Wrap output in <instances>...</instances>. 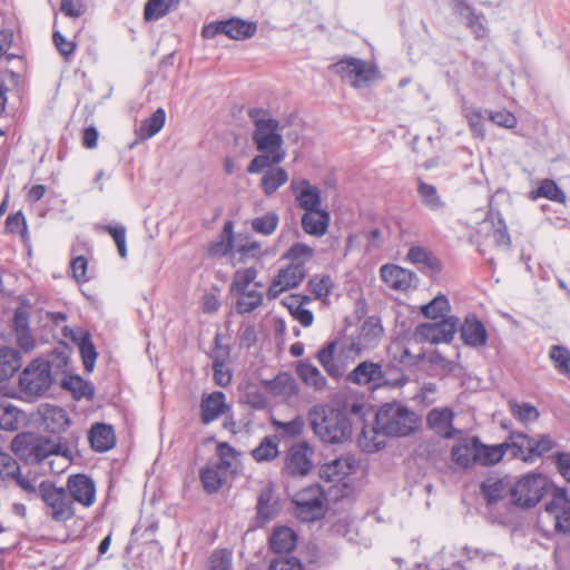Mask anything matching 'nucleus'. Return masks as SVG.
<instances>
[{"label":"nucleus","instance_id":"obj_55","mask_svg":"<svg viewBox=\"0 0 570 570\" xmlns=\"http://www.w3.org/2000/svg\"><path fill=\"white\" fill-rule=\"evenodd\" d=\"M510 409L513 416L522 423L534 422L540 416L538 409L527 402L521 404L517 402H510Z\"/></svg>","mask_w":570,"mask_h":570},{"label":"nucleus","instance_id":"obj_51","mask_svg":"<svg viewBox=\"0 0 570 570\" xmlns=\"http://www.w3.org/2000/svg\"><path fill=\"white\" fill-rule=\"evenodd\" d=\"M256 276L257 269L255 267L236 271L229 286V292L233 294L245 293L247 287L255 281Z\"/></svg>","mask_w":570,"mask_h":570},{"label":"nucleus","instance_id":"obj_19","mask_svg":"<svg viewBox=\"0 0 570 570\" xmlns=\"http://www.w3.org/2000/svg\"><path fill=\"white\" fill-rule=\"evenodd\" d=\"M230 410L226 403V395L222 391L204 393L200 400V422L204 425L218 420L223 414Z\"/></svg>","mask_w":570,"mask_h":570},{"label":"nucleus","instance_id":"obj_14","mask_svg":"<svg viewBox=\"0 0 570 570\" xmlns=\"http://www.w3.org/2000/svg\"><path fill=\"white\" fill-rule=\"evenodd\" d=\"M67 493H70L72 504L78 503L85 508H90L96 502V483L85 473L70 474L67 478Z\"/></svg>","mask_w":570,"mask_h":570},{"label":"nucleus","instance_id":"obj_56","mask_svg":"<svg viewBox=\"0 0 570 570\" xmlns=\"http://www.w3.org/2000/svg\"><path fill=\"white\" fill-rule=\"evenodd\" d=\"M21 412L14 406L0 409V429L9 432L19 430Z\"/></svg>","mask_w":570,"mask_h":570},{"label":"nucleus","instance_id":"obj_24","mask_svg":"<svg viewBox=\"0 0 570 570\" xmlns=\"http://www.w3.org/2000/svg\"><path fill=\"white\" fill-rule=\"evenodd\" d=\"M45 428L48 432L60 434L71 424L67 411L58 405L46 404L39 410Z\"/></svg>","mask_w":570,"mask_h":570},{"label":"nucleus","instance_id":"obj_39","mask_svg":"<svg viewBox=\"0 0 570 570\" xmlns=\"http://www.w3.org/2000/svg\"><path fill=\"white\" fill-rule=\"evenodd\" d=\"M181 0H147L144 8V19L146 21H157L170 11L176 10Z\"/></svg>","mask_w":570,"mask_h":570},{"label":"nucleus","instance_id":"obj_25","mask_svg":"<svg viewBox=\"0 0 570 570\" xmlns=\"http://www.w3.org/2000/svg\"><path fill=\"white\" fill-rule=\"evenodd\" d=\"M279 513L278 501L274 499V491L272 488L263 489L257 498L256 503V518L257 527H264Z\"/></svg>","mask_w":570,"mask_h":570},{"label":"nucleus","instance_id":"obj_37","mask_svg":"<svg viewBox=\"0 0 570 570\" xmlns=\"http://www.w3.org/2000/svg\"><path fill=\"white\" fill-rule=\"evenodd\" d=\"M485 222H489L492 225V236L495 245L509 248L511 246V237L501 213L499 210L490 209L487 214Z\"/></svg>","mask_w":570,"mask_h":570},{"label":"nucleus","instance_id":"obj_54","mask_svg":"<svg viewBox=\"0 0 570 570\" xmlns=\"http://www.w3.org/2000/svg\"><path fill=\"white\" fill-rule=\"evenodd\" d=\"M450 308L449 301L445 295H438L430 303L422 306L421 312L428 318L436 320L444 316V312Z\"/></svg>","mask_w":570,"mask_h":570},{"label":"nucleus","instance_id":"obj_15","mask_svg":"<svg viewBox=\"0 0 570 570\" xmlns=\"http://www.w3.org/2000/svg\"><path fill=\"white\" fill-rule=\"evenodd\" d=\"M458 331L456 318H442L435 323H423L416 326L415 336L420 341L433 344L450 343Z\"/></svg>","mask_w":570,"mask_h":570},{"label":"nucleus","instance_id":"obj_52","mask_svg":"<svg viewBox=\"0 0 570 570\" xmlns=\"http://www.w3.org/2000/svg\"><path fill=\"white\" fill-rule=\"evenodd\" d=\"M549 357L554 363L556 370L563 375L570 374V351L563 345H552Z\"/></svg>","mask_w":570,"mask_h":570},{"label":"nucleus","instance_id":"obj_17","mask_svg":"<svg viewBox=\"0 0 570 570\" xmlns=\"http://www.w3.org/2000/svg\"><path fill=\"white\" fill-rule=\"evenodd\" d=\"M214 350L210 355L213 360L214 382L220 387H227L233 381V371L229 366L230 346L220 344V337L217 334L214 338Z\"/></svg>","mask_w":570,"mask_h":570},{"label":"nucleus","instance_id":"obj_61","mask_svg":"<svg viewBox=\"0 0 570 570\" xmlns=\"http://www.w3.org/2000/svg\"><path fill=\"white\" fill-rule=\"evenodd\" d=\"M20 471L19 463L6 452L0 451V479L10 480Z\"/></svg>","mask_w":570,"mask_h":570},{"label":"nucleus","instance_id":"obj_57","mask_svg":"<svg viewBox=\"0 0 570 570\" xmlns=\"http://www.w3.org/2000/svg\"><path fill=\"white\" fill-rule=\"evenodd\" d=\"M308 287L316 298L327 297L332 293L333 281L330 275H315L308 281Z\"/></svg>","mask_w":570,"mask_h":570},{"label":"nucleus","instance_id":"obj_4","mask_svg":"<svg viewBox=\"0 0 570 570\" xmlns=\"http://www.w3.org/2000/svg\"><path fill=\"white\" fill-rule=\"evenodd\" d=\"M375 425L367 430L366 421L363 425V433L358 438L360 446L368 453L382 449L385 443L381 436L401 438L413 433L419 425V417L406 406L397 402L384 403L375 412L372 409Z\"/></svg>","mask_w":570,"mask_h":570},{"label":"nucleus","instance_id":"obj_5","mask_svg":"<svg viewBox=\"0 0 570 570\" xmlns=\"http://www.w3.org/2000/svg\"><path fill=\"white\" fill-rule=\"evenodd\" d=\"M346 382L366 386L374 391L383 386L402 387L407 383V377L395 366L383 367L380 363L363 361L353 371L344 374Z\"/></svg>","mask_w":570,"mask_h":570},{"label":"nucleus","instance_id":"obj_45","mask_svg":"<svg viewBox=\"0 0 570 570\" xmlns=\"http://www.w3.org/2000/svg\"><path fill=\"white\" fill-rule=\"evenodd\" d=\"M377 78H380L379 67L374 63L367 65L364 60L358 59L351 85L355 88H360Z\"/></svg>","mask_w":570,"mask_h":570},{"label":"nucleus","instance_id":"obj_29","mask_svg":"<svg viewBox=\"0 0 570 570\" xmlns=\"http://www.w3.org/2000/svg\"><path fill=\"white\" fill-rule=\"evenodd\" d=\"M479 438L472 436L463 439L461 442L455 444L451 451L452 461L463 468L468 469L475 464V453L478 450Z\"/></svg>","mask_w":570,"mask_h":570},{"label":"nucleus","instance_id":"obj_46","mask_svg":"<svg viewBox=\"0 0 570 570\" xmlns=\"http://www.w3.org/2000/svg\"><path fill=\"white\" fill-rule=\"evenodd\" d=\"M314 256V248L304 243H294L283 255V259H287L292 265H301L305 267Z\"/></svg>","mask_w":570,"mask_h":570},{"label":"nucleus","instance_id":"obj_3","mask_svg":"<svg viewBox=\"0 0 570 570\" xmlns=\"http://www.w3.org/2000/svg\"><path fill=\"white\" fill-rule=\"evenodd\" d=\"M247 116L254 126L252 141L259 153L250 160L247 173L258 174L285 159L284 138L279 121L272 116L268 109L249 108Z\"/></svg>","mask_w":570,"mask_h":570},{"label":"nucleus","instance_id":"obj_23","mask_svg":"<svg viewBox=\"0 0 570 570\" xmlns=\"http://www.w3.org/2000/svg\"><path fill=\"white\" fill-rule=\"evenodd\" d=\"M331 215L327 209L304 212L301 217V226L305 234L313 237H323L330 227Z\"/></svg>","mask_w":570,"mask_h":570},{"label":"nucleus","instance_id":"obj_60","mask_svg":"<svg viewBox=\"0 0 570 570\" xmlns=\"http://www.w3.org/2000/svg\"><path fill=\"white\" fill-rule=\"evenodd\" d=\"M357 60L358 58L346 57L333 63L330 67V69L334 73L341 76L342 79H348L351 82L354 77V69L357 63Z\"/></svg>","mask_w":570,"mask_h":570},{"label":"nucleus","instance_id":"obj_43","mask_svg":"<svg viewBox=\"0 0 570 570\" xmlns=\"http://www.w3.org/2000/svg\"><path fill=\"white\" fill-rule=\"evenodd\" d=\"M166 121V111L164 108L156 109L148 118H146L138 130L140 139H148L157 135L164 127Z\"/></svg>","mask_w":570,"mask_h":570},{"label":"nucleus","instance_id":"obj_2","mask_svg":"<svg viewBox=\"0 0 570 570\" xmlns=\"http://www.w3.org/2000/svg\"><path fill=\"white\" fill-rule=\"evenodd\" d=\"M383 334L381 318L368 316L358 327L357 334L327 341L317 352L316 358L334 380L344 376L350 364L358 357L364 350L373 348Z\"/></svg>","mask_w":570,"mask_h":570},{"label":"nucleus","instance_id":"obj_10","mask_svg":"<svg viewBox=\"0 0 570 570\" xmlns=\"http://www.w3.org/2000/svg\"><path fill=\"white\" fill-rule=\"evenodd\" d=\"M548 480L541 473H528L513 483L512 503L520 508H533L543 498Z\"/></svg>","mask_w":570,"mask_h":570},{"label":"nucleus","instance_id":"obj_18","mask_svg":"<svg viewBox=\"0 0 570 570\" xmlns=\"http://www.w3.org/2000/svg\"><path fill=\"white\" fill-rule=\"evenodd\" d=\"M291 188L299 209L304 212L322 209V191L317 186L311 184L308 179L302 178L298 181L293 180Z\"/></svg>","mask_w":570,"mask_h":570},{"label":"nucleus","instance_id":"obj_16","mask_svg":"<svg viewBox=\"0 0 570 570\" xmlns=\"http://www.w3.org/2000/svg\"><path fill=\"white\" fill-rule=\"evenodd\" d=\"M306 273V267L291 263L281 268L267 289V298L275 299L282 292L296 288L305 278Z\"/></svg>","mask_w":570,"mask_h":570},{"label":"nucleus","instance_id":"obj_34","mask_svg":"<svg viewBox=\"0 0 570 570\" xmlns=\"http://www.w3.org/2000/svg\"><path fill=\"white\" fill-rule=\"evenodd\" d=\"M227 470L217 464L206 465L199 470V480L207 494L217 493L225 482V472Z\"/></svg>","mask_w":570,"mask_h":570},{"label":"nucleus","instance_id":"obj_9","mask_svg":"<svg viewBox=\"0 0 570 570\" xmlns=\"http://www.w3.org/2000/svg\"><path fill=\"white\" fill-rule=\"evenodd\" d=\"M51 384V365L42 358L31 361L19 376L20 390L28 396H42Z\"/></svg>","mask_w":570,"mask_h":570},{"label":"nucleus","instance_id":"obj_35","mask_svg":"<svg viewBox=\"0 0 570 570\" xmlns=\"http://www.w3.org/2000/svg\"><path fill=\"white\" fill-rule=\"evenodd\" d=\"M296 373L306 385L314 387L316 391H322L326 387V377L308 360L298 362Z\"/></svg>","mask_w":570,"mask_h":570},{"label":"nucleus","instance_id":"obj_62","mask_svg":"<svg viewBox=\"0 0 570 570\" xmlns=\"http://www.w3.org/2000/svg\"><path fill=\"white\" fill-rule=\"evenodd\" d=\"M207 570H232V554L223 549L210 554Z\"/></svg>","mask_w":570,"mask_h":570},{"label":"nucleus","instance_id":"obj_13","mask_svg":"<svg viewBox=\"0 0 570 570\" xmlns=\"http://www.w3.org/2000/svg\"><path fill=\"white\" fill-rule=\"evenodd\" d=\"M314 449L306 442L302 441L293 444L284 459L282 474L289 478H304L313 469Z\"/></svg>","mask_w":570,"mask_h":570},{"label":"nucleus","instance_id":"obj_38","mask_svg":"<svg viewBox=\"0 0 570 570\" xmlns=\"http://www.w3.org/2000/svg\"><path fill=\"white\" fill-rule=\"evenodd\" d=\"M417 195L421 203L431 212H440L445 208V203L440 197L436 187L417 178Z\"/></svg>","mask_w":570,"mask_h":570},{"label":"nucleus","instance_id":"obj_6","mask_svg":"<svg viewBox=\"0 0 570 570\" xmlns=\"http://www.w3.org/2000/svg\"><path fill=\"white\" fill-rule=\"evenodd\" d=\"M40 500L43 502V512L52 521L65 523L76 515L75 507L65 487H57L50 480L41 481Z\"/></svg>","mask_w":570,"mask_h":570},{"label":"nucleus","instance_id":"obj_63","mask_svg":"<svg viewBox=\"0 0 570 570\" xmlns=\"http://www.w3.org/2000/svg\"><path fill=\"white\" fill-rule=\"evenodd\" d=\"M105 229L112 237L117 245L119 256L121 258L127 257V245H126V227L122 225H107Z\"/></svg>","mask_w":570,"mask_h":570},{"label":"nucleus","instance_id":"obj_1","mask_svg":"<svg viewBox=\"0 0 570 570\" xmlns=\"http://www.w3.org/2000/svg\"><path fill=\"white\" fill-rule=\"evenodd\" d=\"M372 414V405L345 399L335 405L315 404L307 412L314 434L324 443L341 444L351 440L354 426L361 428Z\"/></svg>","mask_w":570,"mask_h":570},{"label":"nucleus","instance_id":"obj_42","mask_svg":"<svg viewBox=\"0 0 570 570\" xmlns=\"http://www.w3.org/2000/svg\"><path fill=\"white\" fill-rule=\"evenodd\" d=\"M265 171L261 180V187L266 196L273 195L288 180L287 171L282 167L271 168Z\"/></svg>","mask_w":570,"mask_h":570},{"label":"nucleus","instance_id":"obj_48","mask_svg":"<svg viewBox=\"0 0 570 570\" xmlns=\"http://www.w3.org/2000/svg\"><path fill=\"white\" fill-rule=\"evenodd\" d=\"M465 26L471 31L475 40H484L490 35L487 18L482 12L476 11L465 14Z\"/></svg>","mask_w":570,"mask_h":570},{"label":"nucleus","instance_id":"obj_53","mask_svg":"<svg viewBox=\"0 0 570 570\" xmlns=\"http://www.w3.org/2000/svg\"><path fill=\"white\" fill-rule=\"evenodd\" d=\"M278 444L271 436H265L259 445L252 451L256 462L272 461L278 455Z\"/></svg>","mask_w":570,"mask_h":570},{"label":"nucleus","instance_id":"obj_32","mask_svg":"<svg viewBox=\"0 0 570 570\" xmlns=\"http://www.w3.org/2000/svg\"><path fill=\"white\" fill-rule=\"evenodd\" d=\"M265 385L273 395L286 399L294 397L299 392L295 379L285 372L277 374L273 380L267 381Z\"/></svg>","mask_w":570,"mask_h":570},{"label":"nucleus","instance_id":"obj_26","mask_svg":"<svg viewBox=\"0 0 570 570\" xmlns=\"http://www.w3.org/2000/svg\"><path fill=\"white\" fill-rule=\"evenodd\" d=\"M88 440L95 452H107L116 445L115 430L110 424L95 423L88 432Z\"/></svg>","mask_w":570,"mask_h":570},{"label":"nucleus","instance_id":"obj_36","mask_svg":"<svg viewBox=\"0 0 570 570\" xmlns=\"http://www.w3.org/2000/svg\"><path fill=\"white\" fill-rule=\"evenodd\" d=\"M61 386L69 391L72 394V397L77 401L81 399L92 401L95 397V386L92 383L85 381L79 375H71L63 379Z\"/></svg>","mask_w":570,"mask_h":570},{"label":"nucleus","instance_id":"obj_49","mask_svg":"<svg viewBox=\"0 0 570 570\" xmlns=\"http://www.w3.org/2000/svg\"><path fill=\"white\" fill-rule=\"evenodd\" d=\"M272 424L283 438L295 439L303 433L305 421L301 415H296L292 421L288 422L273 419Z\"/></svg>","mask_w":570,"mask_h":570},{"label":"nucleus","instance_id":"obj_28","mask_svg":"<svg viewBox=\"0 0 570 570\" xmlns=\"http://www.w3.org/2000/svg\"><path fill=\"white\" fill-rule=\"evenodd\" d=\"M406 258L411 264L416 265L422 273L438 274L442 271L441 261L423 246H411Z\"/></svg>","mask_w":570,"mask_h":570},{"label":"nucleus","instance_id":"obj_27","mask_svg":"<svg viewBox=\"0 0 570 570\" xmlns=\"http://www.w3.org/2000/svg\"><path fill=\"white\" fill-rule=\"evenodd\" d=\"M382 279L393 289L405 291L412 286L415 274L397 265L386 264L380 269Z\"/></svg>","mask_w":570,"mask_h":570},{"label":"nucleus","instance_id":"obj_11","mask_svg":"<svg viewBox=\"0 0 570 570\" xmlns=\"http://www.w3.org/2000/svg\"><path fill=\"white\" fill-rule=\"evenodd\" d=\"M511 439L515 440L513 459H520L525 463L534 462L557 445L550 434H540L538 439H533L523 432L511 431Z\"/></svg>","mask_w":570,"mask_h":570},{"label":"nucleus","instance_id":"obj_20","mask_svg":"<svg viewBox=\"0 0 570 570\" xmlns=\"http://www.w3.org/2000/svg\"><path fill=\"white\" fill-rule=\"evenodd\" d=\"M459 332L462 342L469 347L480 348L488 343L487 328L475 314H468L465 316Z\"/></svg>","mask_w":570,"mask_h":570},{"label":"nucleus","instance_id":"obj_64","mask_svg":"<svg viewBox=\"0 0 570 570\" xmlns=\"http://www.w3.org/2000/svg\"><path fill=\"white\" fill-rule=\"evenodd\" d=\"M60 11L69 18H79L87 11L86 0H61Z\"/></svg>","mask_w":570,"mask_h":570},{"label":"nucleus","instance_id":"obj_31","mask_svg":"<svg viewBox=\"0 0 570 570\" xmlns=\"http://www.w3.org/2000/svg\"><path fill=\"white\" fill-rule=\"evenodd\" d=\"M297 535L288 527L276 528L269 537L271 550L275 553H288L296 547Z\"/></svg>","mask_w":570,"mask_h":570},{"label":"nucleus","instance_id":"obj_58","mask_svg":"<svg viewBox=\"0 0 570 570\" xmlns=\"http://www.w3.org/2000/svg\"><path fill=\"white\" fill-rule=\"evenodd\" d=\"M464 115L473 136L483 139L485 136V129L481 109L465 108Z\"/></svg>","mask_w":570,"mask_h":570},{"label":"nucleus","instance_id":"obj_47","mask_svg":"<svg viewBox=\"0 0 570 570\" xmlns=\"http://www.w3.org/2000/svg\"><path fill=\"white\" fill-rule=\"evenodd\" d=\"M239 298L236 302V311L238 314H248L258 308L263 304L264 296L255 289L245 291L237 294Z\"/></svg>","mask_w":570,"mask_h":570},{"label":"nucleus","instance_id":"obj_8","mask_svg":"<svg viewBox=\"0 0 570 570\" xmlns=\"http://www.w3.org/2000/svg\"><path fill=\"white\" fill-rule=\"evenodd\" d=\"M79 434L71 432L69 436H58L57 440L42 438L30 446L28 460L35 463H41L51 455L63 456L68 462L72 461V448L79 442Z\"/></svg>","mask_w":570,"mask_h":570},{"label":"nucleus","instance_id":"obj_59","mask_svg":"<svg viewBox=\"0 0 570 570\" xmlns=\"http://www.w3.org/2000/svg\"><path fill=\"white\" fill-rule=\"evenodd\" d=\"M52 41H53L57 50L59 51V53L63 57V59L66 61H70L76 52L77 43L73 41L67 40L63 37V35L58 30L53 31Z\"/></svg>","mask_w":570,"mask_h":570},{"label":"nucleus","instance_id":"obj_50","mask_svg":"<svg viewBox=\"0 0 570 570\" xmlns=\"http://www.w3.org/2000/svg\"><path fill=\"white\" fill-rule=\"evenodd\" d=\"M278 223V215L275 212H268L263 216L253 218L250 227L257 234L269 236L277 229Z\"/></svg>","mask_w":570,"mask_h":570},{"label":"nucleus","instance_id":"obj_7","mask_svg":"<svg viewBox=\"0 0 570 570\" xmlns=\"http://www.w3.org/2000/svg\"><path fill=\"white\" fill-rule=\"evenodd\" d=\"M292 502L296 517L304 522H314L325 515V492L318 484L308 485L296 492Z\"/></svg>","mask_w":570,"mask_h":570},{"label":"nucleus","instance_id":"obj_21","mask_svg":"<svg viewBox=\"0 0 570 570\" xmlns=\"http://www.w3.org/2000/svg\"><path fill=\"white\" fill-rule=\"evenodd\" d=\"M454 412L450 407H434L426 415V425L439 436L453 439L459 430L453 425Z\"/></svg>","mask_w":570,"mask_h":570},{"label":"nucleus","instance_id":"obj_30","mask_svg":"<svg viewBox=\"0 0 570 570\" xmlns=\"http://www.w3.org/2000/svg\"><path fill=\"white\" fill-rule=\"evenodd\" d=\"M513 483L509 476L497 479L491 483L483 482L481 484L482 494L488 504H494L502 499L510 497L512 500Z\"/></svg>","mask_w":570,"mask_h":570},{"label":"nucleus","instance_id":"obj_22","mask_svg":"<svg viewBox=\"0 0 570 570\" xmlns=\"http://www.w3.org/2000/svg\"><path fill=\"white\" fill-rule=\"evenodd\" d=\"M513 444H515V440L511 439V433L504 442L495 445H487L479 440L475 464L482 466L494 465L503 459L507 452H509L513 459Z\"/></svg>","mask_w":570,"mask_h":570},{"label":"nucleus","instance_id":"obj_12","mask_svg":"<svg viewBox=\"0 0 570 570\" xmlns=\"http://www.w3.org/2000/svg\"><path fill=\"white\" fill-rule=\"evenodd\" d=\"M257 32V23L247 21L238 17H232L225 20H216L204 24L202 37L214 39L218 35H225L232 40H247Z\"/></svg>","mask_w":570,"mask_h":570},{"label":"nucleus","instance_id":"obj_44","mask_svg":"<svg viewBox=\"0 0 570 570\" xmlns=\"http://www.w3.org/2000/svg\"><path fill=\"white\" fill-rule=\"evenodd\" d=\"M350 473V465L345 460L335 459L320 469L321 479L327 482H338Z\"/></svg>","mask_w":570,"mask_h":570},{"label":"nucleus","instance_id":"obj_33","mask_svg":"<svg viewBox=\"0 0 570 570\" xmlns=\"http://www.w3.org/2000/svg\"><path fill=\"white\" fill-rule=\"evenodd\" d=\"M72 341L77 343L82 360L83 367L87 372H92L98 357V352L91 340V335L87 331H81L78 335H72Z\"/></svg>","mask_w":570,"mask_h":570},{"label":"nucleus","instance_id":"obj_40","mask_svg":"<svg viewBox=\"0 0 570 570\" xmlns=\"http://www.w3.org/2000/svg\"><path fill=\"white\" fill-rule=\"evenodd\" d=\"M21 366V355L18 351L3 347L0 350V383L9 380Z\"/></svg>","mask_w":570,"mask_h":570},{"label":"nucleus","instance_id":"obj_41","mask_svg":"<svg viewBox=\"0 0 570 570\" xmlns=\"http://www.w3.org/2000/svg\"><path fill=\"white\" fill-rule=\"evenodd\" d=\"M529 198L532 200L546 198L559 204H564L567 199L564 191L559 187V185L554 180L548 178L543 179L537 189L530 191Z\"/></svg>","mask_w":570,"mask_h":570}]
</instances>
